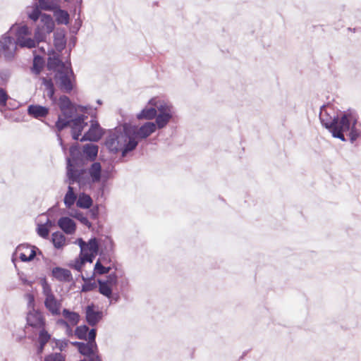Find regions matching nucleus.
<instances>
[{
  "mask_svg": "<svg viewBox=\"0 0 361 361\" xmlns=\"http://www.w3.org/2000/svg\"><path fill=\"white\" fill-rule=\"evenodd\" d=\"M51 343H54V345L52 346V349L59 348L60 351H63L68 345V340L67 339H57L56 338H51Z\"/></svg>",
  "mask_w": 361,
  "mask_h": 361,
  "instance_id": "obj_43",
  "label": "nucleus"
},
{
  "mask_svg": "<svg viewBox=\"0 0 361 361\" xmlns=\"http://www.w3.org/2000/svg\"><path fill=\"white\" fill-rule=\"evenodd\" d=\"M27 325L34 329H45L46 321L42 313L38 310H30L26 317Z\"/></svg>",
  "mask_w": 361,
  "mask_h": 361,
  "instance_id": "obj_7",
  "label": "nucleus"
},
{
  "mask_svg": "<svg viewBox=\"0 0 361 361\" xmlns=\"http://www.w3.org/2000/svg\"><path fill=\"white\" fill-rule=\"evenodd\" d=\"M58 226L68 235L74 233L76 230L75 221L68 216L61 217L58 221Z\"/></svg>",
  "mask_w": 361,
  "mask_h": 361,
  "instance_id": "obj_15",
  "label": "nucleus"
},
{
  "mask_svg": "<svg viewBox=\"0 0 361 361\" xmlns=\"http://www.w3.org/2000/svg\"><path fill=\"white\" fill-rule=\"evenodd\" d=\"M75 111V106L71 107V109H66V110L61 111L64 118L67 120L73 119L72 116L73 114V112Z\"/></svg>",
  "mask_w": 361,
  "mask_h": 361,
  "instance_id": "obj_58",
  "label": "nucleus"
},
{
  "mask_svg": "<svg viewBox=\"0 0 361 361\" xmlns=\"http://www.w3.org/2000/svg\"><path fill=\"white\" fill-rule=\"evenodd\" d=\"M97 282L99 284V292L102 295L106 296L108 298H111L112 296V288L111 286L104 282V281L98 279Z\"/></svg>",
  "mask_w": 361,
  "mask_h": 361,
  "instance_id": "obj_30",
  "label": "nucleus"
},
{
  "mask_svg": "<svg viewBox=\"0 0 361 361\" xmlns=\"http://www.w3.org/2000/svg\"><path fill=\"white\" fill-rule=\"evenodd\" d=\"M85 262L83 261L82 259H81L80 260L79 259H76L75 260V263L73 266L74 269L78 271H81V268H82V266L83 264Z\"/></svg>",
  "mask_w": 361,
  "mask_h": 361,
  "instance_id": "obj_62",
  "label": "nucleus"
},
{
  "mask_svg": "<svg viewBox=\"0 0 361 361\" xmlns=\"http://www.w3.org/2000/svg\"><path fill=\"white\" fill-rule=\"evenodd\" d=\"M345 115H346L347 117L348 129L342 130L341 134L344 135V133L349 131L350 141L351 143H353L359 137L361 136V130L357 128L358 116L355 111L350 109L345 111Z\"/></svg>",
  "mask_w": 361,
  "mask_h": 361,
  "instance_id": "obj_5",
  "label": "nucleus"
},
{
  "mask_svg": "<svg viewBox=\"0 0 361 361\" xmlns=\"http://www.w3.org/2000/svg\"><path fill=\"white\" fill-rule=\"evenodd\" d=\"M87 244V248L91 253L97 255L99 250V245L96 238H92L89 240Z\"/></svg>",
  "mask_w": 361,
  "mask_h": 361,
  "instance_id": "obj_41",
  "label": "nucleus"
},
{
  "mask_svg": "<svg viewBox=\"0 0 361 361\" xmlns=\"http://www.w3.org/2000/svg\"><path fill=\"white\" fill-rule=\"evenodd\" d=\"M92 343H90L89 342L87 343H82L78 352L86 357H90V355H94L93 351L91 348V346Z\"/></svg>",
  "mask_w": 361,
  "mask_h": 361,
  "instance_id": "obj_44",
  "label": "nucleus"
},
{
  "mask_svg": "<svg viewBox=\"0 0 361 361\" xmlns=\"http://www.w3.org/2000/svg\"><path fill=\"white\" fill-rule=\"evenodd\" d=\"M41 10H42L38 4H35L32 11L30 13H28V17L30 20L34 22H37L39 18H42V16L44 13H42Z\"/></svg>",
  "mask_w": 361,
  "mask_h": 361,
  "instance_id": "obj_40",
  "label": "nucleus"
},
{
  "mask_svg": "<svg viewBox=\"0 0 361 361\" xmlns=\"http://www.w3.org/2000/svg\"><path fill=\"white\" fill-rule=\"evenodd\" d=\"M8 98L9 96L8 95L6 91L4 89L0 87V105L6 106Z\"/></svg>",
  "mask_w": 361,
  "mask_h": 361,
  "instance_id": "obj_51",
  "label": "nucleus"
},
{
  "mask_svg": "<svg viewBox=\"0 0 361 361\" xmlns=\"http://www.w3.org/2000/svg\"><path fill=\"white\" fill-rule=\"evenodd\" d=\"M37 233L43 238H47L49 236V229L44 224L39 225L37 228Z\"/></svg>",
  "mask_w": 361,
  "mask_h": 361,
  "instance_id": "obj_49",
  "label": "nucleus"
},
{
  "mask_svg": "<svg viewBox=\"0 0 361 361\" xmlns=\"http://www.w3.org/2000/svg\"><path fill=\"white\" fill-rule=\"evenodd\" d=\"M128 133L130 135V140L128 149H135L138 145L139 140L148 137L152 133L156 131L157 126L154 122H146L140 127L127 123Z\"/></svg>",
  "mask_w": 361,
  "mask_h": 361,
  "instance_id": "obj_3",
  "label": "nucleus"
},
{
  "mask_svg": "<svg viewBox=\"0 0 361 361\" xmlns=\"http://www.w3.org/2000/svg\"><path fill=\"white\" fill-rule=\"evenodd\" d=\"M99 147L97 145L89 143L83 146V154L85 158L91 161H94L98 154Z\"/></svg>",
  "mask_w": 361,
  "mask_h": 361,
  "instance_id": "obj_20",
  "label": "nucleus"
},
{
  "mask_svg": "<svg viewBox=\"0 0 361 361\" xmlns=\"http://www.w3.org/2000/svg\"><path fill=\"white\" fill-rule=\"evenodd\" d=\"M44 361H66V358L61 353H55L46 355Z\"/></svg>",
  "mask_w": 361,
  "mask_h": 361,
  "instance_id": "obj_47",
  "label": "nucleus"
},
{
  "mask_svg": "<svg viewBox=\"0 0 361 361\" xmlns=\"http://www.w3.org/2000/svg\"><path fill=\"white\" fill-rule=\"evenodd\" d=\"M127 128H128L126 122L121 127H116L113 130L109 131L105 140V146L109 152L114 154L121 152L122 158L135 150L128 149L131 137Z\"/></svg>",
  "mask_w": 361,
  "mask_h": 361,
  "instance_id": "obj_1",
  "label": "nucleus"
},
{
  "mask_svg": "<svg viewBox=\"0 0 361 361\" xmlns=\"http://www.w3.org/2000/svg\"><path fill=\"white\" fill-rule=\"evenodd\" d=\"M327 106L323 104L320 108L319 120L322 126L327 129L335 138H338L343 142L346 141L345 135L341 134V130L348 129V123L347 117L345 115V111L340 115L331 116L326 110Z\"/></svg>",
  "mask_w": 361,
  "mask_h": 361,
  "instance_id": "obj_2",
  "label": "nucleus"
},
{
  "mask_svg": "<svg viewBox=\"0 0 361 361\" xmlns=\"http://www.w3.org/2000/svg\"><path fill=\"white\" fill-rule=\"evenodd\" d=\"M62 314L63 317L66 318L73 326L77 325L80 322V314L76 312L71 311L68 309L64 308L63 310Z\"/></svg>",
  "mask_w": 361,
  "mask_h": 361,
  "instance_id": "obj_29",
  "label": "nucleus"
},
{
  "mask_svg": "<svg viewBox=\"0 0 361 361\" xmlns=\"http://www.w3.org/2000/svg\"><path fill=\"white\" fill-rule=\"evenodd\" d=\"M82 26V21L80 18L75 20L73 28L75 29L76 32L79 30L80 27Z\"/></svg>",
  "mask_w": 361,
  "mask_h": 361,
  "instance_id": "obj_63",
  "label": "nucleus"
},
{
  "mask_svg": "<svg viewBox=\"0 0 361 361\" xmlns=\"http://www.w3.org/2000/svg\"><path fill=\"white\" fill-rule=\"evenodd\" d=\"M54 80L59 89L66 93H71L74 89L73 80H75V75L71 67V61H68V66L65 69L59 70L54 74Z\"/></svg>",
  "mask_w": 361,
  "mask_h": 361,
  "instance_id": "obj_4",
  "label": "nucleus"
},
{
  "mask_svg": "<svg viewBox=\"0 0 361 361\" xmlns=\"http://www.w3.org/2000/svg\"><path fill=\"white\" fill-rule=\"evenodd\" d=\"M73 106V104L68 96H60L59 99V106L61 111L66 110V109H71Z\"/></svg>",
  "mask_w": 361,
  "mask_h": 361,
  "instance_id": "obj_38",
  "label": "nucleus"
},
{
  "mask_svg": "<svg viewBox=\"0 0 361 361\" xmlns=\"http://www.w3.org/2000/svg\"><path fill=\"white\" fill-rule=\"evenodd\" d=\"M90 183H91V181H90V178L89 176L86 175V176H79L78 183L80 188L86 186L87 185H90Z\"/></svg>",
  "mask_w": 361,
  "mask_h": 361,
  "instance_id": "obj_52",
  "label": "nucleus"
},
{
  "mask_svg": "<svg viewBox=\"0 0 361 361\" xmlns=\"http://www.w3.org/2000/svg\"><path fill=\"white\" fill-rule=\"evenodd\" d=\"M25 298L27 299V308L32 310H36L35 309V296L32 293H26Z\"/></svg>",
  "mask_w": 361,
  "mask_h": 361,
  "instance_id": "obj_54",
  "label": "nucleus"
},
{
  "mask_svg": "<svg viewBox=\"0 0 361 361\" xmlns=\"http://www.w3.org/2000/svg\"><path fill=\"white\" fill-rule=\"evenodd\" d=\"M87 118V116H85L84 114H81V115L78 116L75 118L72 119V121H75V126H77V123H79L81 125L84 124L85 127L87 125V123L85 122V120Z\"/></svg>",
  "mask_w": 361,
  "mask_h": 361,
  "instance_id": "obj_55",
  "label": "nucleus"
},
{
  "mask_svg": "<svg viewBox=\"0 0 361 361\" xmlns=\"http://www.w3.org/2000/svg\"><path fill=\"white\" fill-rule=\"evenodd\" d=\"M157 116V109L154 107L144 108L137 115L138 120H152Z\"/></svg>",
  "mask_w": 361,
  "mask_h": 361,
  "instance_id": "obj_27",
  "label": "nucleus"
},
{
  "mask_svg": "<svg viewBox=\"0 0 361 361\" xmlns=\"http://www.w3.org/2000/svg\"><path fill=\"white\" fill-rule=\"evenodd\" d=\"M54 16L58 25H68L70 20V15L66 10L61 9L58 5L53 11Z\"/></svg>",
  "mask_w": 361,
  "mask_h": 361,
  "instance_id": "obj_18",
  "label": "nucleus"
},
{
  "mask_svg": "<svg viewBox=\"0 0 361 361\" xmlns=\"http://www.w3.org/2000/svg\"><path fill=\"white\" fill-rule=\"evenodd\" d=\"M51 240L54 244V246L56 249H60L65 244L66 237L62 233L56 231L52 233Z\"/></svg>",
  "mask_w": 361,
  "mask_h": 361,
  "instance_id": "obj_33",
  "label": "nucleus"
},
{
  "mask_svg": "<svg viewBox=\"0 0 361 361\" xmlns=\"http://www.w3.org/2000/svg\"><path fill=\"white\" fill-rule=\"evenodd\" d=\"M40 21L43 24L41 28L44 30L46 33L50 34L54 31L55 23L51 15L43 13Z\"/></svg>",
  "mask_w": 361,
  "mask_h": 361,
  "instance_id": "obj_23",
  "label": "nucleus"
},
{
  "mask_svg": "<svg viewBox=\"0 0 361 361\" xmlns=\"http://www.w3.org/2000/svg\"><path fill=\"white\" fill-rule=\"evenodd\" d=\"M92 204L93 200L89 195L85 192H82L79 195L78 199L76 202L78 207L81 209H90L92 207Z\"/></svg>",
  "mask_w": 361,
  "mask_h": 361,
  "instance_id": "obj_24",
  "label": "nucleus"
},
{
  "mask_svg": "<svg viewBox=\"0 0 361 361\" xmlns=\"http://www.w3.org/2000/svg\"><path fill=\"white\" fill-rule=\"evenodd\" d=\"M72 119L67 120L66 118H62L61 116H59L58 119L56 122V128L57 131L60 133L64 128L70 126L71 124Z\"/></svg>",
  "mask_w": 361,
  "mask_h": 361,
  "instance_id": "obj_42",
  "label": "nucleus"
},
{
  "mask_svg": "<svg viewBox=\"0 0 361 361\" xmlns=\"http://www.w3.org/2000/svg\"><path fill=\"white\" fill-rule=\"evenodd\" d=\"M18 41L19 45L21 47H27L31 49L35 47L37 45L35 39L32 38H24L22 37V39Z\"/></svg>",
  "mask_w": 361,
  "mask_h": 361,
  "instance_id": "obj_45",
  "label": "nucleus"
},
{
  "mask_svg": "<svg viewBox=\"0 0 361 361\" xmlns=\"http://www.w3.org/2000/svg\"><path fill=\"white\" fill-rule=\"evenodd\" d=\"M77 200V195L74 192L73 187L68 185V191L64 197V204L66 207L71 208L72 205L74 204L75 202Z\"/></svg>",
  "mask_w": 361,
  "mask_h": 361,
  "instance_id": "obj_28",
  "label": "nucleus"
},
{
  "mask_svg": "<svg viewBox=\"0 0 361 361\" xmlns=\"http://www.w3.org/2000/svg\"><path fill=\"white\" fill-rule=\"evenodd\" d=\"M42 84L45 86L47 90V96L53 102H56V97H55V87L51 78H47L44 77L41 78Z\"/></svg>",
  "mask_w": 361,
  "mask_h": 361,
  "instance_id": "obj_25",
  "label": "nucleus"
},
{
  "mask_svg": "<svg viewBox=\"0 0 361 361\" xmlns=\"http://www.w3.org/2000/svg\"><path fill=\"white\" fill-rule=\"evenodd\" d=\"M44 306L53 315L60 314L61 303L55 298V295L51 298H45Z\"/></svg>",
  "mask_w": 361,
  "mask_h": 361,
  "instance_id": "obj_19",
  "label": "nucleus"
},
{
  "mask_svg": "<svg viewBox=\"0 0 361 361\" xmlns=\"http://www.w3.org/2000/svg\"><path fill=\"white\" fill-rule=\"evenodd\" d=\"M70 215L78 220L81 224L90 228L92 227V223L88 219L84 216L83 213L78 209H72L70 212Z\"/></svg>",
  "mask_w": 361,
  "mask_h": 361,
  "instance_id": "obj_31",
  "label": "nucleus"
},
{
  "mask_svg": "<svg viewBox=\"0 0 361 361\" xmlns=\"http://www.w3.org/2000/svg\"><path fill=\"white\" fill-rule=\"evenodd\" d=\"M104 282H107L110 286L116 285L118 283V276L116 272H112L106 276V280Z\"/></svg>",
  "mask_w": 361,
  "mask_h": 361,
  "instance_id": "obj_50",
  "label": "nucleus"
},
{
  "mask_svg": "<svg viewBox=\"0 0 361 361\" xmlns=\"http://www.w3.org/2000/svg\"><path fill=\"white\" fill-rule=\"evenodd\" d=\"M27 114L36 119L45 118L49 113V108L39 104H30L27 109Z\"/></svg>",
  "mask_w": 361,
  "mask_h": 361,
  "instance_id": "obj_11",
  "label": "nucleus"
},
{
  "mask_svg": "<svg viewBox=\"0 0 361 361\" xmlns=\"http://www.w3.org/2000/svg\"><path fill=\"white\" fill-rule=\"evenodd\" d=\"M172 116V112L157 114L154 123L159 129H161L168 124Z\"/></svg>",
  "mask_w": 361,
  "mask_h": 361,
  "instance_id": "obj_26",
  "label": "nucleus"
},
{
  "mask_svg": "<svg viewBox=\"0 0 361 361\" xmlns=\"http://www.w3.org/2000/svg\"><path fill=\"white\" fill-rule=\"evenodd\" d=\"M38 4L44 11H52L58 6L56 0H39Z\"/></svg>",
  "mask_w": 361,
  "mask_h": 361,
  "instance_id": "obj_36",
  "label": "nucleus"
},
{
  "mask_svg": "<svg viewBox=\"0 0 361 361\" xmlns=\"http://www.w3.org/2000/svg\"><path fill=\"white\" fill-rule=\"evenodd\" d=\"M103 317L102 311L94 310V305L91 303L90 305L86 307L85 310V319L87 323L91 326H94L97 325L100 320H102Z\"/></svg>",
  "mask_w": 361,
  "mask_h": 361,
  "instance_id": "obj_10",
  "label": "nucleus"
},
{
  "mask_svg": "<svg viewBox=\"0 0 361 361\" xmlns=\"http://www.w3.org/2000/svg\"><path fill=\"white\" fill-rule=\"evenodd\" d=\"M159 111V114L171 112V106L166 104L162 103L157 106V111Z\"/></svg>",
  "mask_w": 361,
  "mask_h": 361,
  "instance_id": "obj_57",
  "label": "nucleus"
},
{
  "mask_svg": "<svg viewBox=\"0 0 361 361\" xmlns=\"http://www.w3.org/2000/svg\"><path fill=\"white\" fill-rule=\"evenodd\" d=\"M70 157L71 162L78 165L82 160V152L80 149V146L78 143H75L69 149Z\"/></svg>",
  "mask_w": 361,
  "mask_h": 361,
  "instance_id": "obj_21",
  "label": "nucleus"
},
{
  "mask_svg": "<svg viewBox=\"0 0 361 361\" xmlns=\"http://www.w3.org/2000/svg\"><path fill=\"white\" fill-rule=\"evenodd\" d=\"M78 243L80 247V254H83V252L87 250V244L82 238H78Z\"/></svg>",
  "mask_w": 361,
  "mask_h": 361,
  "instance_id": "obj_61",
  "label": "nucleus"
},
{
  "mask_svg": "<svg viewBox=\"0 0 361 361\" xmlns=\"http://www.w3.org/2000/svg\"><path fill=\"white\" fill-rule=\"evenodd\" d=\"M67 166H66V174L68 177L67 182L69 185H73L78 183L79 179V175L78 173V169H75V164L71 162L70 158H67Z\"/></svg>",
  "mask_w": 361,
  "mask_h": 361,
  "instance_id": "obj_17",
  "label": "nucleus"
},
{
  "mask_svg": "<svg viewBox=\"0 0 361 361\" xmlns=\"http://www.w3.org/2000/svg\"><path fill=\"white\" fill-rule=\"evenodd\" d=\"M89 130L80 139V142H98L103 136L104 131L97 121L92 119Z\"/></svg>",
  "mask_w": 361,
  "mask_h": 361,
  "instance_id": "obj_6",
  "label": "nucleus"
},
{
  "mask_svg": "<svg viewBox=\"0 0 361 361\" xmlns=\"http://www.w3.org/2000/svg\"><path fill=\"white\" fill-rule=\"evenodd\" d=\"M51 276L59 281L71 282L73 281V276L70 270L59 267L52 269Z\"/></svg>",
  "mask_w": 361,
  "mask_h": 361,
  "instance_id": "obj_14",
  "label": "nucleus"
},
{
  "mask_svg": "<svg viewBox=\"0 0 361 361\" xmlns=\"http://www.w3.org/2000/svg\"><path fill=\"white\" fill-rule=\"evenodd\" d=\"M87 342L92 343H94L95 344L96 337H97V329H89V331L87 332Z\"/></svg>",
  "mask_w": 361,
  "mask_h": 361,
  "instance_id": "obj_53",
  "label": "nucleus"
},
{
  "mask_svg": "<svg viewBox=\"0 0 361 361\" xmlns=\"http://www.w3.org/2000/svg\"><path fill=\"white\" fill-rule=\"evenodd\" d=\"M16 32L18 40L22 39L23 35H29L30 34L29 27L26 25L18 27Z\"/></svg>",
  "mask_w": 361,
  "mask_h": 361,
  "instance_id": "obj_48",
  "label": "nucleus"
},
{
  "mask_svg": "<svg viewBox=\"0 0 361 361\" xmlns=\"http://www.w3.org/2000/svg\"><path fill=\"white\" fill-rule=\"evenodd\" d=\"M83 255V261L84 262H88L90 263H92L93 262V259L95 257V256L97 255H94V254H92V253H87V252H83V254H82Z\"/></svg>",
  "mask_w": 361,
  "mask_h": 361,
  "instance_id": "obj_60",
  "label": "nucleus"
},
{
  "mask_svg": "<svg viewBox=\"0 0 361 361\" xmlns=\"http://www.w3.org/2000/svg\"><path fill=\"white\" fill-rule=\"evenodd\" d=\"M111 270V267L103 266L102 264L101 263L100 260L98 259L94 265L93 274H94V276L95 274L103 275V274H109Z\"/></svg>",
  "mask_w": 361,
  "mask_h": 361,
  "instance_id": "obj_39",
  "label": "nucleus"
},
{
  "mask_svg": "<svg viewBox=\"0 0 361 361\" xmlns=\"http://www.w3.org/2000/svg\"><path fill=\"white\" fill-rule=\"evenodd\" d=\"M13 26H12L9 31L2 35V40L0 41V47L4 52V57L6 60H11L14 56L13 51L11 49V47L14 45V38L9 35V32L12 31Z\"/></svg>",
  "mask_w": 361,
  "mask_h": 361,
  "instance_id": "obj_8",
  "label": "nucleus"
},
{
  "mask_svg": "<svg viewBox=\"0 0 361 361\" xmlns=\"http://www.w3.org/2000/svg\"><path fill=\"white\" fill-rule=\"evenodd\" d=\"M49 341H51V334L46 329L39 330L37 338L38 345L36 351L37 355H40L42 354L46 344Z\"/></svg>",
  "mask_w": 361,
  "mask_h": 361,
  "instance_id": "obj_16",
  "label": "nucleus"
},
{
  "mask_svg": "<svg viewBox=\"0 0 361 361\" xmlns=\"http://www.w3.org/2000/svg\"><path fill=\"white\" fill-rule=\"evenodd\" d=\"M89 326L86 324L78 326L75 329V336L80 340H87Z\"/></svg>",
  "mask_w": 361,
  "mask_h": 361,
  "instance_id": "obj_35",
  "label": "nucleus"
},
{
  "mask_svg": "<svg viewBox=\"0 0 361 361\" xmlns=\"http://www.w3.org/2000/svg\"><path fill=\"white\" fill-rule=\"evenodd\" d=\"M89 212L90 214V218L93 220L97 219L99 216V205L97 204V205L92 207V208L90 207Z\"/></svg>",
  "mask_w": 361,
  "mask_h": 361,
  "instance_id": "obj_56",
  "label": "nucleus"
},
{
  "mask_svg": "<svg viewBox=\"0 0 361 361\" xmlns=\"http://www.w3.org/2000/svg\"><path fill=\"white\" fill-rule=\"evenodd\" d=\"M42 30L43 29L41 28L39 26H37L35 30L34 37L37 43L44 42L46 39L47 33H46V31L44 32Z\"/></svg>",
  "mask_w": 361,
  "mask_h": 361,
  "instance_id": "obj_46",
  "label": "nucleus"
},
{
  "mask_svg": "<svg viewBox=\"0 0 361 361\" xmlns=\"http://www.w3.org/2000/svg\"><path fill=\"white\" fill-rule=\"evenodd\" d=\"M42 293L45 296V298H51L54 296L50 285L42 288Z\"/></svg>",
  "mask_w": 361,
  "mask_h": 361,
  "instance_id": "obj_59",
  "label": "nucleus"
},
{
  "mask_svg": "<svg viewBox=\"0 0 361 361\" xmlns=\"http://www.w3.org/2000/svg\"><path fill=\"white\" fill-rule=\"evenodd\" d=\"M70 126L71 127V134L73 139L75 140H80L79 137L85 128V125L77 123V126H75V121H71Z\"/></svg>",
  "mask_w": 361,
  "mask_h": 361,
  "instance_id": "obj_37",
  "label": "nucleus"
},
{
  "mask_svg": "<svg viewBox=\"0 0 361 361\" xmlns=\"http://www.w3.org/2000/svg\"><path fill=\"white\" fill-rule=\"evenodd\" d=\"M89 174L92 178V182L98 183L102 178V165L99 162H94L92 164L90 169Z\"/></svg>",
  "mask_w": 361,
  "mask_h": 361,
  "instance_id": "obj_22",
  "label": "nucleus"
},
{
  "mask_svg": "<svg viewBox=\"0 0 361 361\" xmlns=\"http://www.w3.org/2000/svg\"><path fill=\"white\" fill-rule=\"evenodd\" d=\"M82 279L85 282L82 286L81 292L86 293L91 291L97 288V283L94 281H92L94 279V276L92 274L89 278H85L82 275Z\"/></svg>",
  "mask_w": 361,
  "mask_h": 361,
  "instance_id": "obj_32",
  "label": "nucleus"
},
{
  "mask_svg": "<svg viewBox=\"0 0 361 361\" xmlns=\"http://www.w3.org/2000/svg\"><path fill=\"white\" fill-rule=\"evenodd\" d=\"M66 31L63 28L57 29L54 33V46L58 52H61L66 46Z\"/></svg>",
  "mask_w": 361,
  "mask_h": 361,
  "instance_id": "obj_13",
  "label": "nucleus"
},
{
  "mask_svg": "<svg viewBox=\"0 0 361 361\" xmlns=\"http://www.w3.org/2000/svg\"><path fill=\"white\" fill-rule=\"evenodd\" d=\"M49 54H52L53 56H49L47 59V68L48 70L56 73L59 70L65 69L68 66V61L63 62L54 49L49 51Z\"/></svg>",
  "mask_w": 361,
  "mask_h": 361,
  "instance_id": "obj_9",
  "label": "nucleus"
},
{
  "mask_svg": "<svg viewBox=\"0 0 361 361\" xmlns=\"http://www.w3.org/2000/svg\"><path fill=\"white\" fill-rule=\"evenodd\" d=\"M58 324L62 325L64 327H68L69 328V324L67 321H66L63 319H59L56 322Z\"/></svg>",
  "mask_w": 361,
  "mask_h": 361,
  "instance_id": "obj_64",
  "label": "nucleus"
},
{
  "mask_svg": "<svg viewBox=\"0 0 361 361\" xmlns=\"http://www.w3.org/2000/svg\"><path fill=\"white\" fill-rule=\"evenodd\" d=\"M44 65V60L42 56L39 55H36L33 59V63L32 67V71L35 75H39Z\"/></svg>",
  "mask_w": 361,
  "mask_h": 361,
  "instance_id": "obj_34",
  "label": "nucleus"
},
{
  "mask_svg": "<svg viewBox=\"0 0 361 361\" xmlns=\"http://www.w3.org/2000/svg\"><path fill=\"white\" fill-rule=\"evenodd\" d=\"M29 248H31V250H30V254L28 257L23 252L20 253L19 258L22 262H27L32 261L35 259V257H36L37 253H38V255H42V251L38 247H37L35 245L30 246L28 244L19 245L17 247L16 250L20 251L21 250H23V249L27 250Z\"/></svg>",
  "mask_w": 361,
  "mask_h": 361,
  "instance_id": "obj_12",
  "label": "nucleus"
}]
</instances>
